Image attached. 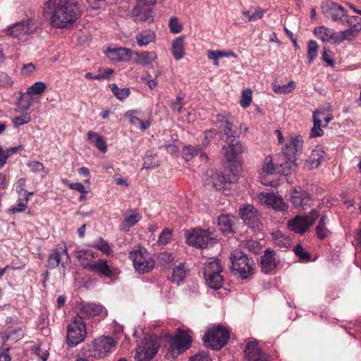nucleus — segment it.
<instances>
[{"mask_svg": "<svg viewBox=\"0 0 361 361\" xmlns=\"http://www.w3.org/2000/svg\"><path fill=\"white\" fill-rule=\"evenodd\" d=\"M188 273V270L185 267V264L180 263L173 269L171 280L173 282L178 283L186 277Z\"/></svg>", "mask_w": 361, "mask_h": 361, "instance_id": "a19ab883", "label": "nucleus"}, {"mask_svg": "<svg viewBox=\"0 0 361 361\" xmlns=\"http://www.w3.org/2000/svg\"><path fill=\"white\" fill-rule=\"evenodd\" d=\"M302 147L303 139L301 135H290L286 138L285 144L281 147L282 153L288 159L281 164L284 175H288L290 171L296 166L295 160L302 154Z\"/></svg>", "mask_w": 361, "mask_h": 361, "instance_id": "f03ea898", "label": "nucleus"}, {"mask_svg": "<svg viewBox=\"0 0 361 361\" xmlns=\"http://www.w3.org/2000/svg\"><path fill=\"white\" fill-rule=\"evenodd\" d=\"M109 87L115 97L118 99H123L130 94V90L128 88H119L115 83L111 84Z\"/></svg>", "mask_w": 361, "mask_h": 361, "instance_id": "de8ad7c7", "label": "nucleus"}, {"mask_svg": "<svg viewBox=\"0 0 361 361\" xmlns=\"http://www.w3.org/2000/svg\"><path fill=\"white\" fill-rule=\"evenodd\" d=\"M141 219L140 215L135 210H128L124 214L123 221L121 224V230L128 231Z\"/></svg>", "mask_w": 361, "mask_h": 361, "instance_id": "7c9ffc66", "label": "nucleus"}, {"mask_svg": "<svg viewBox=\"0 0 361 361\" xmlns=\"http://www.w3.org/2000/svg\"><path fill=\"white\" fill-rule=\"evenodd\" d=\"M230 338L228 331L222 326H214L208 329L203 336L204 345L214 350H219L224 347Z\"/></svg>", "mask_w": 361, "mask_h": 361, "instance_id": "0eeeda50", "label": "nucleus"}, {"mask_svg": "<svg viewBox=\"0 0 361 361\" xmlns=\"http://www.w3.org/2000/svg\"><path fill=\"white\" fill-rule=\"evenodd\" d=\"M46 84L36 82L27 89L26 92L21 94L20 102L25 110H28L33 104L32 96L40 95L46 90Z\"/></svg>", "mask_w": 361, "mask_h": 361, "instance_id": "f3484780", "label": "nucleus"}, {"mask_svg": "<svg viewBox=\"0 0 361 361\" xmlns=\"http://www.w3.org/2000/svg\"><path fill=\"white\" fill-rule=\"evenodd\" d=\"M71 264V257L68 253L67 248H54L51 252L47 259V267L50 269L56 268L59 269V271L63 276L68 271Z\"/></svg>", "mask_w": 361, "mask_h": 361, "instance_id": "1a4fd4ad", "label": "nucleus"}, {"mask_svg": "<svg viewBox=\"0 0 361 361\" xmlns=\"http://www.w3.org/2000/svg\"><path fill=\"white\" fill-rule=\"evenodd\" d=\"M252 102V91L250 90H246L243 92L240 104L242 107H248Z\"/></svg>", "mask_w": 361, "mask_h": 361, "instance_id": "6e6d98bb", "label": "nucleus"}, {"mask_svg": "<svg viewBox=\"0 0 361 361\" xmlns=\"http://www.w3.org/2000/svg\"><path fill=\"white\" fill-rule=\"evenodd\" d=\"M319 215V212L314 209L307 215L296 216L293 219L288 221L287 224L291 231L302 234L306 232L307 229L314 224Z\"/></svg>", "mask_w": 361, "mask_h": 361, "instance_id": "9d476101", "label": "nucleus"}, {"mask_svg": "<svg viewBox=\"0 0 361 361\" xmlns=\"http://www.w3.org/2000/svg\"><path fill=\"white\" fill-rule=\"evenodd\" d=\"M75 255L80 265L88 270L97 258L95 253L90 250H78Z\"/></svg>", "mask_w": 361, "mask_h": 361, "instance_id": "bb28decb", "label": "nucleus"}, {"mask_svg": "<svg viewBox=\"0 0 361 361\" xmlns=\"http://www.w3.org/2000/svg\"><path fill=\"white\" fill-rule=\"evenodd\" d=\"M230 56L235 57L236 55L232 51H209L207 57L209 59H219L222 57H228Z\"/></svg>", "mask_w": 361, "mask_h": 361, "instance_id": "5fc2aeb1", "label": "nucleus"}, {"mask_svg": "<svg viewBox=\"0 0 361 361\" xmlns=\"http://www.w3.org/2000/svg\"><path fill=\"white\" fill-rule=\"evenodd\" d=\"M183 108V98L177 96L176 99L171 104V109L173 112L179 114L181 112Z\"/></svg>", "mask_w": 361, "mask_h": 361, "instance_id": "0e129e2a", "label": "nucleus"}, {"mask_svg": "<svg viewBox=\"0 0 361 361\" xmlns=\"http://www.w3.org/2000/svg\"><path fill=\"white\" fill-rule=\"evenodd\" d=\"M314 34L322 42H327L331 39H334V36L336 35L333 30L324 26L315 27L314 30Z\"/></svg>", "mask_w": 361, "mask_h": 361, "instance_id": "e433bc0d", "label": "nucleus"}, {"mask_svg": "<svg viewBox=\"0 0 361 361\" xmlns=\"http://www.w3.org/2000/svg\"><path fill=\"white\" fill-rule=\"evenodd\" d=\"M258 198L261 203L265 204L275 210L282 212L288 209V204L283 198L274 193L262 192L258 195Z\"/></svg>", "mask_w": 361, "mask_h": 361, "instance_id": "6ab92c4d", "label": "nucleus"}, {"mask_svg": "<svg viewBox=\"0 0 361 361\" xmlns=\"http://www.w3.org/2000/svg\"><path fill=\"white\" fill-rule=\"evenodd\" d=\"M227 145L223 147V151L224 152V156L228 162L235 161L238 155L244 152L246 150V147L244 146L238 138L226 139Z\"/></svg>", "mask_w": 361, "mask_h": 361, "instance_id": "a211bd4d", "label": "nucleus"}, {"mask_svg": "<svg viewBox=\"0 0 361 361\" xmlns=\"http://www.w3.org/2000/svg\"><path fill=\"white\" fill-rule=\"evenodd\" d=\"M345 25H348L349 28L358 32L361 31V18L360 17L348 15V17H345Z\"/></svg>", "mask_w": 361, "mask_h": 361, "instance_id": "a18cd8bd", "label": "nucleus"}, {"mask_svg": "<svg viewBox=\"0 0 361 361\" xmlns=\"http://www.w3.org/2000/svg\"><path fill=\"white\" fill-rule=\"evenodd\" d=\"M357 33L358 32L348 28L346 30L341 31L336 34L335 39L336 41L352 40L357 36Z\"/></svg>", "mask_w": 361, "mask_h": 361, "instance_id": "09e8293b", "label": "nucleus"}, {"mask_svg": "<svg viewBox=\"0 0 361 361\" xmlns=\"http://www.w3.org/2000/svg\"><path fill=\"white\" fill-rule=\"evenodd\" d=\"M261 170V173L264 175H272L276 172V168L271 156L264 158Z\"/></svg>", "mask_w": 361, "mask_h": 361, "instance_id": "c03bdc74", "label": "nucleus"}, {"mask_svg": "<svg viewBox=\"0 0 361 361\" xmlns=\"http://www.w3.org/2000/svg\"><path fill=\"white\" fill-rule=\"evenodd\" d=\"M204 278L207 286L212 289H219L224 281V276L221 275L223 271L221 261L219 259H210L204 262Z\"/></svg>", "mask_w": 361, "mask_h": 361, "instance_id": "39448f33", "label": "nucleus"}, {"mask_svg": "<svg viewBox=\"0 0 361 361\" xmlns=\"http://www.w3.org/2000/svg\"><path fill=\"white\" fill-rule=\"evenodd\" d=\"M103 312V307L94 303L82 302L79 305V317H91L99 315Z\"/></svg>", "mask_w": 361, "mask_h": 361, "instance_id": "393cba45", "label": "nucleus"}, {"mask_svg": "<svg viewBox=\"0 0 361 361\" xmlns=\"http://www.w3.org/2000/svg\"><path fill=\"white\" fill-rule=\"evenodd\" d=\"M87 335L86 326L81 317L77 316L67 326L66 343L75 347L82 343Z\"/></svg>", "mask_w": 361, "mask_h": 361, "instance_id": "6e6552de", "label": "nucleus"}, {"mask_svg": "<svg viewBox=\"0 0 361 361\" xmlns=\"http://www.w3.org/2000/svg\"><path fill=\"white\" fill-rule=\"evenodd\" d=\"M47 6L50 14V24L56 28L72 25L81 14L78 5L71 0H49Z\"/></svg>", "mask_w": 361, "mask_h": 361, "instance_id": "f257e3e1", "label": "nucleus"}, {"mask_svg": "<svg viewBox=\"0 0 361 361\" xmlns=\"http://www.w3.org/2000/svg\"><path fill=\"white\" fill-rule=\"evenodd\" d=\"M184 37H178L172 42L171 52L176 61H179L184 56Z\"/></svg>", "mask_w": 361, "mask_h": 361, "instance_id": "72a5a7b5", "label": "nucleus"}, {"mask_svg": "<svg viewBox=\"0 0 361 361\" xmlns=\"http://www.w3.org/2000/svg\"><path fill=\"white\" fill-rule=\"evenodd\" d=\"M279 259L276 257L275 252L268 248L261 257L260 267L263 273L269 274L276 269L279 264Z\"/></svg>", "mask_w": 361, "mask_h": 361, "instance_id": "4be33fe9", "label": "nucleus"}, {"mask_svg": "<svg viewBox=\"0 0 361 361\" xmlns=\"http://www.w3.org/2000/svg\"><path fill=\"white\" fill-rule=\"evenodd\" d=\"M136 63L142 66H149L155 61L157 56L154 51H142L137 54Z\"/></svg>", "mask_w": 361, "mask_h": 361, "instance_id": "58836bf2", "label": "nucleus"}, {"mask_svg": "<svg viewBox=\"0 0 361 361\" xmlns=\"http://www.w3.org/2000/svg\"><path fill=\"white\" fill-rule=\"evenodd\" d=\"M106 57L114 62L128 61L132 57V51L128 48H108L104 51Z\"/></svg>", "mask_w": 361, "mask_h": 361, "instance_id": "5701e85b", "label": "nucleus"}, {"mask_svg": "<svg viewBox=\"0 0 361 361\" xmlns=\"http://www.w3.org/2000/svg\"><path fill=\"white\" fill-rule=\"evenodd\" d=\"M169 28L173 33H179L182 31L183 27L180 23L178 19L176 17H173L169 20Z\"/></svg>", "mask_w": 361, "mask_h": 361, "instance_id": "13d9d810", "label": "nucleus"}, {"mask_svg": "<svg viewBox=\"0 0 361 361\" xmlns=\"http://www.w3.org/2000/svg\"><path fill=\"white\" fill-rule=\"evenodd\" d=\"M87 137L88 140L102 152H106L107 151L106 141L99 134L95 132L89 131L87 133Z\"/></svg>", "mask_w": 361, "mask_h": 361, "instance_id": "f704fd0d", "label": "nucleus"}, {"mask_svg": "<svg viewBox=\"0 0 361 361\" xmlns=\"http://www.w3.org/2000/svg\"><path fill=\"white\" fill-rule=\"evenodd\" d=\"M190 331L178 329L174 335L169 341V348L166 357L176 358L191 346L192 338L190 335Z\"/></svg>", "mask_w": 361, "mask_h": 361, "instance_id": "20e7f679", "label": "nucleus"}, {"mask_svg": "<svg viewBox=\"0 0 361 361\" xmlns=\"http://www.w3.org/2000/svg\"><path fill=\"white\" fill-rule=\"evenodd\" d=\"M216 135V131L215 129L209 130L204 132V137L202 142V145L204 146L208 145L210 142L211 140L215 137Z\"/></svg>", "mask_w": 361, "mask_h": 361, "instance_id": "338daca9", "label": "nucleus"}, {"mask_svg": "<svg viewBox=\"0 0 361 361\" xmlns=\"http://www.w3.org/2000/svg\"><path fill=\"white\" fill-rule=\"evenodd\" d=\"M69 187L71 189L76 190L82 193L80 199L82 200L85 197V194L87 192L85 190V187L80 182H72L69 184Z\"/></svg>", "mask_w": 361, "mask_h": 361, "instance_id": "e2e57ef3", "label": "nucleus"}, {"mask_svg": "<svg viewBox=\"0 0 361 361\" xmlns=\"http://www.w3.org/2000/svg\"><path fill=\"white\" fill-rule=\"evenodd\" d=\"M129 258L132 260L135 269L140 273L149 272L154 266L149 252L144 248L130 252Z\"/></svg>", "mask_w": 361, "mask_h": 361, "instance_id": "9b49d317", "label": "nucleus"}, {"mask_svg": "<svg viewBox=\"0 0 361 361\" xmlns=\"http://www.w3.org/2000/svg\"><path fill=\"white\" fill-rule=\"evenodd\" d=\"M324 151L322 148H317L312 150L309 159L306 163V166L309 169H316L319 166L324 159Z\"/></svg>", "mask_w": 361, "mask_h": 361, "instance_id": "2f4dec72", "label": "nucleus"}, {"mask_svg": "<svg viewBox=\"0 0 361 361\" xmlns=\"http://www.w3.org/2000/svg\"><path fill=\"white\" fill-rule=\"evenodd\" d=\"M322 115L321 111H317L313 114V127L310 131L311 137H319L324 134L322 127Z\"/></svg>", "mask_w": 361, "mask_h": 361, "instance_id": "c9c22d12", "label": "nucleus"}, {"mask_svg": "<svg viewBox=\"0 0 361 361\" xmlns=\"http://www.w3.org/2000/svg\"><path fill=\"white\" fill-rule=\"evenodd\" d=\"M19 193L21 196L24 197V198L19 200V202L11 207L8 209V212L10 214L20 213L24 212L27 207V201L29 199V196L32 195V192H28L23 188L20 189Z\"/></svg>", "mask_w": 361, "mask_h": 361, "instance_id": "c756f323", "label": "nucleus"}, {"mask_svg": "<svg viewBox=\"0 0 361 361\" xmlns=\"http://www.w3.org/2000/svg\"><path fill=\"white\" fill-rule=\"evenodd\" d=\"M186 241L188 245L198 248H204L216 243V239L209 231L194 229L187 232Z\"/></svg>", "mask_w": 361, "mask_h": 361, "instance_id": "f8f14e48", "label": "nucleus"}, {"mask_svg": "<svg viewBox=\"0 0 361 361\" xmlns=\"http://www.w3.org/2000/svg\"><path fill=\"white\" fill-rule=\"evenodd\" d=\"M160 164L159 159L157 158V154H147L144 158L143 166L145 169H151L159 166Z\"/></svg>", "mask_w": 361, "mask_h": 361, "instance_id": "603ef678", "label": "nucleus"}, {"mask_svg": "<svg viewBox=\"0 0 361 361\" xmlns=\"http://www.w3.org/2000/svg\"><path fill=\"white\" fill-rule=\"evenodd\" d=\"M117 341L110 336H99L88 345L89 356L95 359H102L109 355L116 348Z\"/></svg>", "mask_w": 361, "mask_h": 361, "instance_id": "423d86ee", "label": "nucleus"}, {"mask_svg": "<svg viewBox=\"0 0 361 361\" xmlns=\"http://www.w3.org/2000/svg\"><path fill=\"white\" fill-rule=\"evenodd\" d=\"M245 357L248 361H269V356L263 353L256 342H248L244 350Z\"/></svg>", "mask_w": 361, "mask_h": 361, "instance_id": "412c9836", "label": "nucleus"}, {"mask_svg": "<svg viewBox=\"0 0 361 361\" xmlns=\"http://www.w3.org/2000/svg\"><path fill=\"white\" fill-rule=\"evenodd\" d=\"M216 126L219 128H222L224 135V139L225 140L226 139L231 140V139L238 137L237 127L234 126V125L228 120L219 121V125L217 124Z\"/></svg>", "mask_w": 361, "mask_h": 361, "instance_id": "c85d7f7f", "label": "nucleus"}, {"mask_svg": "<svg viewBox=\"0 0 361 361\" xmlns=\"http://www.w3.org/2000/svg\"><path fill=\"white\" fill-rule=\"evenodd\" d=\"M242 14L247 18V21H254L261 19L264 14V11L259 7H251L248 11H243Z\"/></svg>", "mask_w": 361, "mask_h": 361, "instance_id": "37998d69", "label": "nucleus"}, {"mask_svg": "<svg viewBox=\"0 0 361 361\" xmlns=\"http://www.w3.org/2000/svg\"><path fill=\"white\" fill-rule=\"evenodd\" d=\"M92 246L106 255H109L111 252V249L109 243L102 238H99V240H96L92 245Z\"/></svg>", "mask_w": 361, "mask_h": 361, "instance_id": "864d4df0", "label": "nucleus"}, {"mask_svg": "<svg viewBox=\"0 0 361 361\" xmlns=\"http://www.w3.org/2000/svg\"><path fill=\"white\" fill-rule=\"evenodd\" d=\"M322 58L324 60V61H325L326 63L328 66H329L331 67H334V66L335 63H334V59L331 56V51L327 49L326 47L323 48V52H322Z\"/></svg>", "mask_w": 361, "mask_h": 361, "instance_id": "052dcab7", "label": "nucleus"}, {"mask_svg": "<svg viewBox=\"0 0 361 361\" xmlns=\"http://www.w3.org/2000/svg\"><path fill=\"white\" fill-rule=\"evenodd\" d=\"M154 4L149 3L146 0H137L131 12L133 20L136 23H152L154 20L152 6Z\"/></svg>", "mask_w": 361, "mask_h": 361, "instance_id": "ddd939ff", "label": "nucleus"}, {"mask_svg": "<svg viewBox=\"0 0 361 361\" xmlns=\"http://www.w3.org/2000/svg\"><path fill=\"white\" fill-rule=\"evenodd\" d=\"M31 121V116L28 113H25L20 116L15 117L13 119V124L15 128L27 123Z\"/></svg>", "mask_w": 361, "mask_h": 361, "instance_id": "4d7b16f0", "label": "nucleus"}, {"mask_svg": "<svg viewBox=\"0 0 361 361\" xmlns=\"http://www.w3.org/2000/svg\"><path fill=\"white\" fill-rule=\"evenodd\" d=\"M190 361H212V360L207 353L200 352L192 356Z\"/></svg>", "mask_w": 361, "mask_h": 361, "instance_id": "69168bd1", "label": "nucleus"}, {"mask_svg": "<svg viewBox=\"0 0 361 361\" xmlns=\"http://www.w3.org/2000/svg\"><path fill=\"white\" fill-rule=\"evenodd\" d=\"M295 254L299 257L301 259H308L310 258V255L308 252L305 251V250L300 245H297L293 250Z\"/></svg>", "mask_w": 361, "mask_h": 361, "instance_id": "680f3d73", "label": "nucleus"}, {"mask_svg": "<svg viewBox=\"0 0 361 361\" xmlns=\"http://www.w3.org/2000/svg\"><path fill=\"white\" fill-rule=\"evenodd\" d=\"M159 345L149 338L145 337L136 350L135 359L137 361H150L157 353Z\"/></svg>", "mask_w": 361, "mask_h": 361, "instance_id": "2eb2a0df", "label": "nucleus"}, {"mask_svg": "<svg viewBox=\"0 0 361 361\" xmlns=\"http://www.w3.org/2000/svg\"><path fill=\"white\" fill-rule=\"evenodd\" d=\"M156 34L150 30H142L136 35V41L140 47L149 44L155 39Z\"/></svg>", "mask_w": 361, "mask_h": 361, "instance_id": "473e14b6", "label": "nucleus"}, {"mask_svg": "<svg viewBox=\"0 0 361 361\" xmlns=\"http://www.w3.org/2000/svg\"><path fill=\"white\" fill-rule=\"evenodd\" d=\"M233 216L228 214H223L218 218V226L223 233H231Z\"/></svg>", "mask_w": 361, "mask_h": 361, "instance_id": "ea45409f", "label": "nucleus"}, {"mask_svg": "<svg viewBox=\"0 0 361 361\" xmlns=\"http://www.w3.org/2000/svg\"><path fill=\"white\" fill-rule=\"evenodd\" d=\"M32 25L31 20L18 22L9 26L6 29V34L14 38L21 39L32 32Z\"/></svg>", "mask_w": 361, "mask_h": 361, "instance_id": "aec40b11", "label": "nucleus"}, {"mask_svg": "<svg viewBox=\"0 0 361 361\" xmlns=\"http://www.w3.org/2000/svg\"><path fill=\"white\" fill-rule=\"evenodd\" d=\"M89 271L104 276L111 277L116 271V269L108 264V262L104 259H97L90 267Z\"/></svg>", "mask_w": 361, "mask_h": 361, "instance_id": "b1692460", "label": "nucleus"}, {"mask_svg": "<svg viewBox=\"0 0 361 361\" xmlns=\"http://www.w3.org/2000/svg\"><path fill=\"white\" fill-rule=\"evenodd\" d=\"M271 235L274 243L280 248H288L290 246V239L282 233V232L277 231Z\"/></svg>", "mask_w": 361, "mask_h": 361, "instance_id": "4c0bfd02", "label": "nucleus"}, {"mask_svg": "<svg viewBox=\"0 0 361 361\" xmlns=\"http://www.w3.org/2000/svg\"><path fill=\"white\" fill-rule=\"evenodd\" d=\"M142 80L146 83L150 89H154L157 85V80L156 78H152L151 75L146 74L142 77Z\"/></svg>", "mask_w": 361, "mask_h": 361, "instance_id": "774afa93", "label": "nucleus"}, {"mask_svg": "<svg viewBox=\"0 0 361 361\" xmlns=\"http://www.w3.org/2000/svg\"><path fill=\"white\" fill-rule=\"evenodd\" d=\"M290 200L293 205L298 209H304V207L308 205L310 201L309 194L302 190L300 188H295L291 196Z\"/></svg>", "mask_w": 361, "mask_h": 361, "instance_id": "a878e982", "label": "nucleus"}, {"mask_svg": "<svg viewBox=\"0 0 361 361\" xmlns=\"http://www.w3.org/2000/svg\"><path fill=\"white\" fill-rule=\"evenodd\" d=\"M319 46L314 40H310L307 44V59L308 62L311 63L317 56Z\"/></svg>", "mask_w": 361, "mask_h": 361, "instance_id": "49530a36", "label": "nucleus"}, {"mask_svg": "<svg viewBox=\"0 0 361 361\" xmlns=\"http://www.w3.org/2000/svg\"><path fill=\"white\" fill-rule=\"evenodd\" d=\"M173 230L166 228L160 233L157 243L159 245H166L172 239Z\"/></svg>", "mask_w": 361, "mask_h": 361, "instance_id": "3c124183", "label": "nucleus"}, {"mask_svg": "<svg viewBox=\"0 0 361 361\" xmlns=\"http://www.w3.org/2000/svg\"><path fill=\"white\" fill-rule=\"evenodd\" d=\"M326 216L325 215L322 216L318 224L316 227V232L317 237L320 239H324L327 238L330 234V231L326 227Z\"/></svg>", "mask_w": 361, "mask_h": 361, "instance_id": "79ce46f5", "label": "nucleus"}, {"mask_svg": "<svg viewBox=\"0 0 361 361\" xmlns=\"http://www.w3.org/2000/svg\"><path fill=\"white\" fill-rule=\"evenodd\" d=\"M322 10L328 18L345 26V17H348V13L343 7L333 1H326L322 4Z\"/></svg>", "mask_w": 361, "mask_h": 361, "instance_id": "4468645a", "label": "nucleus"}, {"mask_svg": "<svg viewBox=\"0 0 361 361\" xmlns=\"http://www.w3.org/2000/svg\"><path fill=\"white\" fill-rule=\"evenodd\" d=\"M229 171L232 174V176L229 177V178H237L238 179L240 178L239 174L242 171L241 166L238 164H231L229 166Z\"/></svg>", "mask_w": 361, "mask_h": 361, "instance_id": "bf43d9fd", "label": "nucleus"}, {"mask_svg": "<svg viewBox=\"0 0 361 361\" xmlns=\"http://www.w3.org/2000/svg\"><path fill=\"white\" fill-rule=\"evenodd\" d=\"M295 87V84L293 81L289 82L287 85H275L273 90L276 94H288L293 91Z\"/></svg>", "mask_w": 361, "mask_h": 361, "instance_id": "8fccbe9b", "label": "nucleus"}, {"mask_svg": "<svg viewBox=\"0 0 361 361\" xmlns=\"http://www.w3.org/2000/svg\"><path fill=\"white\" fill-rule=\"evenodd\" d=\"M202 147L200 145L195 147L192 145H185L183 148V157L186 161H189L198 154H200V159L203 160L207 159V156L202 152Z\"/></svg>", "mask_w": 361, "mask_h": 361, "instance_id": "cd10ccee", "label": "nucleus"}, {"mask_svg": "<svg viewBox=\"0 0 361 361\" xmlns=\"http://www.w3.org/2000/svg\"><path fill=\"white\" fill-rule=\"evenodd\" d=\"M239 212L242 219L249 227L253 229L260 228L262 225L260 215L253 205L245 204L240 207Z\"/></svg>", "mask_w": 361, "mask_h": 361, "instance_id": "dca6fc26", "label": "nucleus"}, {"mask_svg": "<svg viewBox=\"0 0 361 361\" xmlns=\"http://www.w3.org/2000/svg\"><path fill=\"white\" fill-rule=\"evenodd\" d=\"M230 259L232 273L238 276L241 279H248L254 275L255 263L252 259L248 258L243 252H236L232 254Z\"/></svg>", "mask_w": 361, "mask_h": 361, "instance_id": "7ed1b4c3", "label": "nucleus"}]
</instances>
